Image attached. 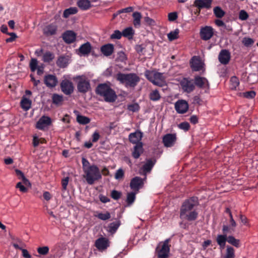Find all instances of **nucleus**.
I'll use <instances>...</instances> for the list:
<instances>
[{"label":"nucleus","instance_id":"2","mask_svg":"<svg viewBox=\"0 0 258 258\" xmlns=\"http://www.w3.org/2000/svg\"><path fill=\"white\" fill-rule=\"evenodd\" d=\"M115 78L126 88H134L140 81V77L135 73L124 74L119 72L115 75Z\"/></svg>","mask_w":258,"mask_h":258},{"label":"nucleus","instance_id":"42","mask_svg":"<svg viewBox=\"0 0 258 258\" xmlns=\"http://www.w3.org/2000/svg\"><path fill=\"white\" fill-rule=\"evenodd\" d=\"M149 98L150 100L153 101H156L160 99L161 96L159 91L157 90H155L150 93Z\"/></svg>","mask_w":258,"mask_h":258},{"label":"nucleus","instance_id":"47","mask_svg":"<svg viewBox=\"0 0 258 258\" xmlns=\"http://www.w3.org/2000/svg\"><path fill=\"white\" fill-rule=\"evenodd\" d=\"M29 67L32 72H35L38 67L37 60L35 58H32L30 62Z\"/></svg>","mask_w":258,"mask_h":258},{"label":"nucleus","instance_id":"1","mask_svg":"<svg viewBox=\"0 0 258 258\" xmlns=\"http://www.w3.org/2000/svg\"><path fill=\"white\" fill-rule=\"evenodd\" d=\"M198 205L199 200L197 197H192L185 200L180 209V218L188 221L196 220L198 218V213L192 210Z\"/></svg>","mask_w":258,"mask_h":258},{"label":"nucleus","instance_id":"58","mask_svg":"<svg viewBox=\"0 0 258 258\" xmlns=\"http://www.w3.org/2000/svg\"><path fill=\"white\" fill-rule=\"evenodd\" d=\"M144 21L146 23V24L149 26H154L156 25L155 21L153 19L150 18L149 17H145L144 18Z\"/></svg>","mask_w":258,"mask_h":258},{"label":"nucleus","instance_id":"11","mask_svg":"<svg viewBox=\"0 0 258 258\" xmlns=\"http://www.w3.org/2000/svg\"><path fill=\"white\" fill-rule=\"evenodd\" d=\"M201 38L205 41L210 39L214 35V29L211 26H205L201 28L200 32Z\"/></svg>","mask_w":258,"mask_h":258},{"label":"nucleus","instance_id":"59","mask_svg":"<svg viewBox=\"0 0 258 258\" xmlns=\"http://www.w3.org/2000/svg\"><path fill=\"white\" fill-rule=\"evenodd\" d=\"M16 187L17 188H19L20 191L23 193L27 192L28 191L27 188H26L25 186L22 184V183L21 182H19L17 183L16 185Z\"/></svg>","mask_w":258,"mask_h":258},{"label":"nucleus","instance_id":"25","mask_svg":"<svg viewBox=\"0 0 258 258\" xmlns=\"http://www.w3.org/2000/svg\"><path fill=\"white\" fill-rule=\"evenodd\" d=\"M143 152V144L142 143H140L134 146V150L132 152V156L135 159H138Z\"/></svg>","mask_w":258,"mask_h":258},{"label":"nucleus","instance_id":"52","mask_svg":"<svg viewBox=\"0 0 258 258\" xmlns=\"http://www.w3.org/2000/svg\"><path fill=\"white\" fill-rule=\"evenodd\" d=\"M256 93L254 91H249L242 93L243 97L248 98L252 99L255 96Z\"/></svg>","mask_w":258,"mask_h":258},{"label":"nucleus","instance_id":"16","mask_svg":"<svg viewBox=\"0 0 258 258\" xmlns=\"http://www.w3.org/2000/svg\"><path fill=\"white\" fill-rule=\"evenodd\" d=\"M77 34L73 31L67 30L62 34V38L67 44H71L76 41Z\"/></svg>","mask_w":258,"mask_h":258},{"label":"nucleus","instance_id":"50","mask_svg":"<svg viewBox=\"0 0 258 258\" xmlns=\"http://www.w3.org/2000/svg\"><path fill=\"white\" fill-rule=\"evenodd\" d=\"M122 36V32L119 30H115L113 33L110 35V38L111 39H120Z\"/></svg>","mask_w":258,"mask_h":258},{"label":"nucleus","instance_id":"5","mask_svg":"<svg viewBox=\"0 0 258 258\" xmlns=\"http://www.w3.org/2000/svg\"><path fill=\"white\" fill-rule=\"evenodd\" d=\"M146 78L154 85L162 87L166 84L165 77L163 73L146 70L145 72Z\"/></svg>","mask_w":258,"mask_h":258},{"label":"nucleus","instance_id":"18","mask_svg":"<svg viewBox=\"0 0 258 258\" xmlns=\"http://www.w3.org/2000/svg\"><path fill=\"white\" fill-rule=\"evenodd\" d=\"M51 118L48 116H43L37 122L36 127L40 130H43L46 127L50 125Z\"/></svg>","mask_w":258,"mask_h":258},{"label":"nucleus","instance_id":"8","mask_svg":"<svg viewBox=\"0 0 258 258\" xmlns=\"http://www.w3.org/2000/svg\"><path fill=\"white\" fill-rule=\"evenodd\" d=\"M169 239H167L163 242L162 247L159 249L157 247L156 251L157 253V258H168L170 252V246L169 245Z\"/></svg>","mask_w":258,"mask_h":258},{"label":"nucleus","instance_id":"20","mask_svg":"<svg viewBox=\"0 0 258 258\" xmlns=\"http://www.w3.org/2000/svg\"><path fill=\"white\" fill-rule=\"evenodd\" d=\"M194 83L195 85L200 88H209V83L206 78L197 76L195 77Z\"/></svg>","mask_w":258,"mask_h":258},{"label":"nucleus","instance_id":"19","mask_svg":"<svg viewBox=\"0 0 258 258\" xmlns=\"http://www.w3.org/2000/svg\"><path fill=\"white\" fill-rule=\"evenodd\" d=\"M143 136V134L140 131H137L134 133H131L128 136L129 141L132 144L137 145L141 142Z\"/></svg>","mask_w":258,"mask_h":258},{"label":"nucleus","instance_id":"64","mask_svg":"<svg viewBox=\"0 0 258 258\" xmlns=\"http://www.w3.org/2000/svg\"><path fill=\"white\" fill-rule=\"evenodd\" d=\"M100 135L98 132H95L92 135V142L95 143L98 141L100 138Z\"/></svg>","mask_w":258,"mask_h":258},{"label":"nucleus","instance_id":"13","mask_svg":"<svg viewBox=\"0 0 258 258\" xmlns=\"http://www.w3.org/2000/svg\"><path fill=\"white\" fill-rule=\"evenodd\" d=\"M162 141L165 147H171L176 143V136L175 134H167L163 136Z\"/></svg>","mask_w":258,"mask_h":258},{"label":"nucleus","instance_id":"27","mask_svg":"<svg viewBox=\"0 0 258 258\" xmlns=\"http://www.w3.org/2000/svg\"><path fill=\"white\" fill-rule=\"evenodd\" d=\"M121 224L120 220H116L109 223L107 227V231L111 234H114Z\"/></svg>","mask_w":258,"mask_h":258},{"label":"nucleus","instance_id":"4","mask_svg":"<svg viewBox=\"0 0 258 258\" xmlns=\"http://www.w3.org/2000/svg\"><path fill=\"white\" fill-rule=\"evenodd\" d=\"M84 177L89 185L93 184L95 181L101 179L102 175L98 166L93 164L84 171Z\"/></svg>","mask_w":258,"mask_h":258},{"label":"nucleus","instance_id":"15","mask_svg":"<svg viewBox=\"0 0 258 258\" xmlns=\"http://www.w3.org/2000/svg\"><path fill=\"white\" fill-rule=\"evenodd\" d=\"M44 83L47 87L52 88L57 85L58 80L55 75L49 74L44 76Z\"/></svg>","mask_w":258,"mask_h":258},{"label":"nucleus","instance_id":"38","mask_svg":"<svg viewBox=\"0 0 258 258\" xmlns=\"http://www.w3.org/2000/svg\"><path fill=\"white\" fill-rule=\"evenodd\" d=\"M122 34L123 36L131 38L133 37L134 31L132 27H127L122 31Z\"/></svg>","mask_w":258,"mask_h":258},{"label":"nucleus","instance_id":"32","mask_svg":"<svg viewBox=\"0 0 258 258\" xmlns=\"http://www.w3.org/2000/svg\"><path fill=\"white\" fill-rule=\"evenodd\" d=\"M31 101L27 98L23 97L21 101V106L25 110H29L31 107Z\"/></svg>","mask_w":258,"mask_h":258},{"label":"nucleus","instance_id":"7","mask_svg":"<svg viewBox=\"0 0 258 258\" xmlns=\"http://www.w3.org/2000/svg\"><path fill=\"white\" fill-rule=\"evenodd\" d=\"M180 84L183 91L187 93H191L195 89L194 81L189 78H183Z\"/></svg>","mask_w":258,"mask_h":258},{"label":"nucleus","instance_id":"21","mask_svg":"<svg viewBox=\"0 0 258 258\" xmlns=\"http://www.w3.org/2000/svg\"><path fill=\"white\" fill-rule=\"evenodd\" d=\"M212 0H195L194 5L199 9L204 8L209 9L211 8Z\"/></svg>","mask_w":258,"mask_h":258},{"label":"nucleus","instance_id":"31","mask_svg":"<svg viewBox=\"0 0 258 258\" xmlns=\"http://www.w3.org/2000/svg\"><path fill=\"white\" fill-rule=\"evenodd\" d=\"M56 63L60 68H66L68 63V59L64 56H60L58 58Z\"/></svg>","mask_w":258,"mask_h":258},{"label":"nucleus","instance_id":"33","mask_svg":"<svg viewBox=\"0 0 258 258\" xmlns=\"http://www.w3.org/2000/svg\"><path fill=\"white\" fill-rule=\"evenodd\" d=\"M133 17L134 18V25L135 27H139L141 25V19L142 18V16L140 13L136 12H134L133 14Z\"/></svg>","mask_w":258,"mask_h":258},{"label":"nucleus","instance_id":"24","mask_svg":"<svg viewBox=\"0 0 258 258\" xmlns=\"http://www.w3.org/2000/svg\"><path fill=\"white\" fill-rule=\"evenodd\" d=\"M57 30V26L54 24H50L44 27L43 33L45 36H49L56 34Z\"/></svg>","mask_w":258,"mask_h":258},{"label":"nucleus","instance_id":"22","mask_svg":"<svg viewBox=\"0 0 258 258\" xmlns=\"http://www.w3.org/2000/svg\"><path fill=\"white\" fill-rule=\"evenodd\" d=\"M91 49L92 46L90 43L87 42L80 46L78 54L83 56L88 55L91 52Z\"/></svg>","mask_w":258,"mask_h":258},{"label":"nucleus","instance_id":"54","mask_svg":"<svg viewBox=\"0 0 258 258\" xmlns=\"http://www.w3.org/2000/svg\"><path fill=\"white\" fill-rule=\"evenodd\" d=\"M180 129L183 130L185 131H187L190 128V125L188 122L184 121L179 123L178 125Z\"/></svg>","mask_w":258,"mask_h":258},{"label":"nucleus","instance_id":"3","mask_svg":"<svg viewBox=\"0 0 258 258\" xmlns=\"http://www.w3.org/2000/svg\"><path fill=\"white\" fill-rule=\"evenodd\" d=\"M96 94L103 97L106 102H114L117 99V95L109 85L101 83L98 85L95 89Z\"/></svg>","mask_w":258,"mask_h":258},{"label":"nucleus","instance_id":"53","mask_svg":"<svg viewBox=\"0 0 258 258\" xmlns=\"http://www.w3.org/2000/svg\"><path fill=\"white\" fill-rule=\"evenodd\" d=\"M121 192L116 190H113L111 192V198L115 200H118L121 198Z\"/></svg>","mask_w":258,"mask_h":258},{"label":"nucleus","instance_id":"35","mask_svg":"<svg viewBox=\"0 0 258 258\" xmlns=\"http://www.w3.org/2000/svg\"><path fill=\"white\" fill-rule=\"evenodd\" d=\"M227 242L233 246L238 248L240 246V242L239 239H236L233 236H228Z\"/></svg>","mask_w":258,"mask_h":258},{"label":"nucleus","instance_id":"48","mask_svg":"<svg viewBox=\"0 0 258 258\" xmlns=\"http://www.w3.org/2000/svg\"><path fill=\"white\" fill-rule=\"evenodd\" d=\"M49 250V248L48 246H45L38 247L37 250L39 254L43 255H45L48 253Z\"/></svg>","mask_w":258,"mask_h":258},{"label":"nucleus","instance_id":"36","mask_svg":"<svg viewBox=\"0 0 258 258\" xmlns=\"http://www.w3.org/2000/svg\"><path fill=\"white\" fill-rule=\"evenodd\" d=\"M77 121L80 124L85 125L90 122V119L85 116L78 114L77 116Z\"/></svg>","mask_w":258,"mask_h":258},{"label":"nucleus","instance_id":"28","mask_svg":"<svg viewBox=\"0 0 258 258\" xmlns=\"http://www.w3.org/2000/svg\"><path fill=\"white\" fill-rule=\"evenodd\" d=\"M227 239V234H219L217 235L216 241L221 248L223 249L225 247Z\"/></svg>","mask_w":258,"mask_h":258},{"label":"nucleus","instance_id":"30","mask_svg":"<svg viewBox=\"0 0 258 258\" xmlns=\"http://www.w3.org/2000/svg\"><path fill=\"white\" fill-rule=\"evenodd\" d=\"M77 5L82 10H87L91 7V4L89 0H79Z\"/></svg>","mask_w":258,"mask_h":258},{"label":"nucleus","instance_id":"23","mask_svg":"<svg viewBox=\"0 0 258 258\" xmlns=\"http://www.w3.org/2000/svg\"><path fill=\"white\" fill-rule=\"evenodd\" d=\"M95 245L99 250H104L109 246L108 240L105 238H99L96 240Z\"/></svg>","mask_w":258,"mask_h":258},{"label":"nucleus","instance_id":"46","mask_svg":"<svg viewBox=\"0 0 258 258\" xmlns=\"http://www.w3.org/2000/svg\"><path fill=\"white\" fill-rule=\"evenodd\" d=\"M136 192H131L127 194L126 202L128 205L132 204L136 199Z\"/></svg>","mask_w":258,"mask_h":258},{"label":"nucleus","instance_id":"60","mask_svg":"<svg viewBox=\"0 0 258 258\" xmlns=\"http://www.w3.org/2000/svg\"><path fill=\"white\" fill-rule=\"evenodd\" d=\"M7 34L10 35L11 37L6 39V41L7 43H10L14 41L15 40V39L17 37L16 33L14 32L7 33Z\"/></svg>","mask_w":258,"mask_h":258},{"label":"nucleus","instance_id":"56","mask_svg":"<svg viewBox=\"0 0 258 258\" xmlns=\"http://www.w3.org/2000/svg\"><path fill=\"white\" fill-rule=\"evenodd\" d=\"M178 18L177 13L175 12H171L168 15V19L170 22L175 21Z\"/></svg>","mask_w":258,"mask_h":258},{"label":"nucleus","instance_id":"14","mask_svg":"<svg viewBox=\"0 0 258 258\" xmlns=\"http://www.w3.org/2000/svg\"><path fill=\"white\" fill-rule=\"evenodd\" d=\"M144 185L143 179L139 176L133 178L130 182V187L135 191H138Z\"/></svg>","mask_w":258,"mask_h":258},{"label":"nucleus","instance_id":"44","mask_svg":"<svg viewBox=\"0 0 258 258\" xmlns=\"http://www.w3.org/2000/svg\"><path fill=\"white\" fill-rule=\"evenodd\" d=\"M52 100L53 104L58 105L63 101V96L57 94H54L52 96Z\"/></svg>","mask_w":258,"mask_h":258},{"label":"nucleus","instance_id":"37","mask_svg":"<svg viewBox=\"0 0 258 258\" xmlns=\"http://www.w3.org/2000/svg\"><path fill=\"white\" fill-rule=\"evenodd\" d=\"M179 30L176 29L174 31H171L167 34V37L170 41H172L178 38Z\"/></svg>","mask_w":258,"mask_h":258},{"label":"nucleus","instance_id":"62","mask_svg":"<svg viewBox=\"0 0 258 258\" xmlns=\"http://www.w3.org/2000/svg\"><path fill=\"white\" fill-rule=\"evenodd\" d=\"M82 165H83V169L84 171L86 168H88L89 166H91L92 165L90 164L88 160H87L85 158H83L82 160Z\"/></svg>","mask_w":258,"mask_h":258},{"label":"nucleus","instance_id":"6","mask_svg":"<svg viewBox=\"0 0 258 258\" xmlns=\"http://www.w3.org/2000/svg\"><path fill=\"white\" fill-rule=\"evenodd\" d=\"M79 81L77 83L78 91L81 93H86L91 90V85L89 80L87 78L79 76L77 78Z\"/></svg>","mask_w":258,"mask_h":258},{"label":"nucleus","instance_id":"41","mask_svg":"<svg viewBox=\"0 0 258 258\" xmlns=\"http://www.w3.org/2000/svg\"><path fill=\"white\" fill-rule=\"evenodd\" d=\"M54 58V55L50 51L46 52L43 56V60L45 62H49Z\"/></svg>","mask_w":258,"mask_h":258},{"label":"nucleus","instance_id":"9","mask_svg":"<svg viewBox=\"0 0 258 258\" xmlns=\"http://www.w3.org/2000/svg\"><path fill=\"white\" fill-rule=\"evenodd\" d=\"M61 91L66 95H70L74 90V86L72 81L68 79L62 80L60 84Z\"/></svg>","mask_w":258,"mask_h":258},{"label":"nucleus","instance_id":"26","mask_svg":"<svg viewBox=\"0 0 258 258\" xmlns=\"http://www.w3.org/2000/svg\"><path fill=\"white\" fill-rule=\"evenodd\" d=\"M100 50L105 56H108L113 53L114 46L112 44L110 43L105 44L101 47Z\"/></svg>","mask_w":258,"mask_h":258},{"label":"nucleus","instance_id":"49","mask_svg":"<svg viewBox=\"0 0 258 258\" xmlns=\"http://www.w3.org/2000/svg\"><path fill=\"white\" fill-rule=\"evenodd\" d=\"M242 42L245 46L249 47L253 45L254 43V40L252 38L249 37H244L243 38Z\"/></svg>","mask_w":258,"mask_h":258},{"label":"nucleus","instance_id":"39","mask_svg":"<svg viewBox=\"0 0 258 258\" xmlns=\"http://www.w3.org/2000/svg\"><path fill=\"white\" fill-rule=\"evenodd\" d=\"M213 12L215 16L218 18H222L225 14V12L218 6L214 8Z\"/></svg>","mask_w":258,"mask_h":258},{"label":"nucleus","instance_id":"10","mask_svg":"<svg viewBox=\"0 0 258 258\" xmlns=\"http://www.w3.org/2000/svg\"><path fill=\"white\" fill-rule=\"evenodd\" d=\"M190 65L193 71L198 72L204 69V63L199 56H194L190 60Z\"/></svg>","mask_w":258,"mask_h":258},{"label":"nucleus","instance_id":"12","mask_svg":"<svg viewBox=\"0 0 258 258\" xmlns=\"http://www.w3.org/2000/svg\"><path fill=\"white\" fill-rule=\"evenodd\" d=\"M175 109L178 113L184 114L187 112L189 105L187 101L184 100H178L175 103Z\"/></svg>","mask_w":258,"mask_h":258},{"label":"nucleus","instance_id":"29","mask_svg":"<svg viewBox=\"0 0 258 258\" xmlns=\"http://www.w3.org/2000/svg\"><path fill=\"white\" fill-rule=\"evenodd\" d=\"M155 162V160L148 159L146 163L143 166V172L145 173L150 172L154 166Z\"/></svg>","mask_w":258,"mask_h":258},{"label":"nucleus","instance_id":"43","mask_svg":"<svg viewBox=\"0 0 258 258\" xmlns=\"http://www.w3.org/2000/svg\"><path fill=\"white\" fill-rule=\"evenodd\" d=\"M95 216L103 221L108 220L111 218L110 213L108 211H106L105 213H98Z\"/></svg>","mask_w":258,"mask_h":258},{"label":"nucleus","instance_id":"34","mask_svg":"<svg viewBox=\"0 0 258 258\" xmlns=\"http://www.w3.org/2000/svg\"><path fill=\"white\" fill-rule=\"evenodd\" d=\"M78 12V9L76 7H71L66 9L63 13V17L64 18H68L70 15L76 14Z\"/></svg>","mask_w":258,"mask_h":258},{"label":"nucleus","instance_id":"17","mask_svg":"<svg viewBox=\"0 0 258 258\" xmlns=\"http://www.w3.org/2000/svg\"><path fill=\"white\" fill-rule=\"evenodd\" d=\"M231 58V54L227 49H222L218 55V59L221 63L227 64L229 63Z\"/></svg>","mask_w":258,"mask_h":258},{"label":"nucleus","instance_id":"40","mask_svg":"<svg viewBox=\"0 0 258 258\" xmlns=\"http://www.w3.org/2000/svg\"><path fill=\"white\" fill-rule=\"evenodd\" d=\"M224 258H235V251L234 248L230 246H227L226 254Z\"/></svg>","mask_w":258,"mask_h":258},{"label":"nucleus","instance_id":"63","mask_svg":"<svg viewBox=\"0 0 258 258\" xmlns=\"http://www.w3.org/2000/svg\"><path fill=\"white\" fill-rule=\"evenodd\" d=\"M68 182H69V177H65L64 178L62 179L61 185H62V189L63 190H65L67 189V186L68 184Z\"/></svg>","mask_w":258,"mask_h":258},{"label":"nucleus","instance_id":"45","mask_svg":"<svg viewBox=\"0 0 258 258\" xmlns=\"http://www.w3.org/2000/svg\"><path fill=\"white\" fill-rule=\"evenodd\" d=\"M231 82V88L233 90H235L237 87L239 85V81L238 79L235 76H233L230 79Z\"/></svg>","mask_w":258,"mask_h":258},{"label":"nucleus","instance_id":"51","mask_svg":"<svg viewBox=\"0 0 258 258\" xmlns=\"http://www.w3.org/2000/svg\"><path fill=\"white\" fill-rule=\"evenodd\" d=\"M124 176V172L123 169L119 168L116 170L114 177L116 179L119 180L122 179Z\"/></svg>","mask_w":258,"mask_h":258},{"label":"nucleus","instance_id":"61","mask_svg":"<svg viewBox=\"0 0 258 258\" xmlns=\"http://www.w3.org/2000/svg\"><path fill=\"white\" fill-rule=\"evenodd\" d=\"M134 9L132 7H128L127 8H125L124 9H122L121 10H118L117 12V14H120L121 13H130L132 12L133 11Z\"/></svg>","mask_w":258,"mask_h":258},{"label":"nucleus","instance_id":"57","mask_svg":"<svg viewBox=\"0 0 258 258\" xmlns=\"http://www.w3.org/2000/svg\"><path fill=\"white\" fill-rule=\"evenodd\" d=\"M127 108L130 111H132L133 112H137L139 111L140 106L138 104L134 103L129 105Z\"/></svg>","mask_w":258,"mask_h":258},{"label":"nucleus","instance_id":"55","mask_svg":"<svg viewBox=\"0 0 258 258\" xmlns=\"http://www.w3.org/2000/svg\"><path fill=\"white\" fill-rule=\"evenodd\" d=\"M248 13L244 10H241L239 14V19L241 20H246L248 18Z\"/></svg>","mask_w":258,"mask_h":258}]
</instances>
